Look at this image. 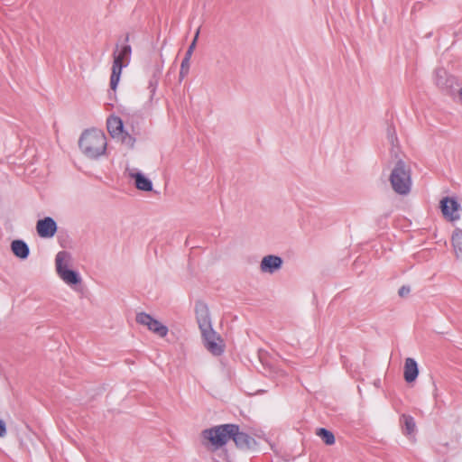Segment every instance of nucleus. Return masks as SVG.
Returning a JSON list of instances; mask_svg holds the SVG:
<instances>
[{
	"mask_svg": "<svg viewBox=\"0 0 462 462\" xmlns=\"http://www.w3.org/2000/svg\"><path fill=\"white\" fill-rule=\"evenodd\" d=\"M7 433L5 423L0 419V438L5 437Z\"/></svg>",
	"mask_w": 462,
	"mask_h": 462,
	"instance_id": "23",
	"label": "nucleus"
},
{
	"mask_svg": "<svg viewBox=\"0 0 462 462\" xmlns=\"http://www.w3.org/2000/svg\"><path fill=\"white\" fill-rule=\"evenodd\" d=\"M199 28L197 30V32L195 33V36H194V39L191 42V43L189 44V46H194V49L196 48L197 42H198V39H199Z\"/></svg>",
	"mask_w": 462,
	"mask_h": 462,
	"instance_id": "25",
	"label": "nucleus"
},
{
	"mask_svg": "<svg viewBox=\"0 0 462 462\" xmlns=\"http://www.w3.org/2000/svg\"><path fill=\"white\" fill-rule=\"evenodd\" d=\"M282 265V259L280 256L269 254L264 256L260 263L263 273H273L280 270Z\"/></svg>",
	"mask_w": 462,
	"mask_h": 462,
	"instance_id": "12",
	"label": "nucleus"
},
{
	"mask_svg": "<svg viewBox=\"0 0 462 462\" xmlns=\"http://www.w3.org/2000/svg\"><path fill=\"white\" fill-rule=\"evenodd\" d=\"M389 180L394 192L399 195H407L411 187L410 167L403 161L399 160L390 174Z\"/></svg>",
	"mask_w": 462,
	"mask_h": 462,
	"instance_id": "4",
	"label": "nucleus"
},
{
	"mask_svg": "<svg viewBox=\"0 0 462 462\" xmlns=\"http://www.w3.org/2000/svg\"><path fill=\"white\" fill-rule=\"evenodd\" d=\"M11 249L14 254L21 259H26L30 254L29 246L23 240H14Z\"/></svg>",
	"mask_w": 462,
	"mask_h": 462,
	"instance_id": "14",
	"label": "nucleus"
},
{
	"mask_svg": "<svg viewBox=\"0 0 462 462\" xmlns=\"http://www.w3.org/2000/svg\"><path fill=\"white\" fill-rule=\"evenodd\" d=\"M400 423L402 424V432L409 437L414 435L416 431V423L411 415L402 414L400 418Z\"/></svg>",
	"mask_w": 462,
	"mask_h": 462,
	"instance_id": "15",
	"label": "nucleus"
},
{
	"mask_svg": "<svg viewBox=\"0 0 462 462\" xmlns=\"http://www.w3.org/2000/svg\"><path fill=\"white\" fill-rule=\"evenodd\" d=\"M58 226L55 220L51 217L39 219L36 223V231L42 238H51L55 236Z\"/></svg>",
	"mask_w": 462,
	"mask_h": 462,
	"instance_id": "9",
	"label": "nucleus"
},
{
	"mask_svg": "<svg viewBox=\"0 0 462 462\" xmlns=\"http://www.w3.org/2000/svg\"><path fill=\"white\" fill-rule=\"evenodd\" d=\"M411 291V289L409 286H402L400 289H399V291H398V294L401 296V297H405L407 296Z\"/></svg>",
	"mask_w": 462,
	"mask_h": 462,
	"instance_id": "21",
	"label": "nucleus"
},
{
	"mask_svg": "<svg viewBox=\"0 0 462 462\" xmlns=\"http://www.w3.org/2000/svg\"><path fill=\"white\" fill-rule=\"evenodd\" d=\"M189 62L190 61H187V60H182L181 64H180V79L185 78L189 74Z\"/></svg>",
	"mask_w": 462,
	"mask_h": 462,
	"instance_id": "19",
	"label": "nucleus"
},
{
	"mask_svg": "<svg viewBox=\"0 0 462 462\" xmlns=\"http://www.w3.org/2000/svg\"><path fill=\"white\" fill-rule=\"evenodd\" d=\"M452 245L457 258H462V230L457 228L452 235Z\"/></svg>",
	"mask_w": 462,
	"mask_h": 462,
	"instance_id": "17",
	"label": "nucleus"
},
{
	"mask_svg": "<svg viewBox=\"0 0 462 462\" xmlns=\"http://www.w3.org/2000/svg\"><path fill=\"white\" fill-rule=\"evenodd\" d=\"M316 434L326 445L331 446L335 443V436L333 432L327 429L319 428L317 430Z\"/></svg>",
	"mask_w": 462,
	"mask_h": 462,
	"instance_id": "18",
	"label": "nucleus"
},
{
	"mask_svg": "<svg viewBox=\"0 0 462 462\" xmlns=\"http://www.w3.org/2000/svg\"><path fill=\"white\" fill-rule=\"evenodd\" d=\"M193 51H194V46H189L183 60H187V61H190Z\"/></svg>",
	"mask_w": 462,
	"mask_h": 462,
	"instance_id": "22",
	"label": "nucleus"
},
{
	"mask_svg": "<svg viewBox=\"0 0 462 462\" xmlns=\"http://www.w3.org/2000/svg\"><path fill=\"white\" fill-rule=\"evenodd\" d=\"M135 320L161 337H164L168 334L169 330L166 326L145 312L137 313Z\"/></svg>",
	"mask_w": 462,
	"mask_h": 462,
	"instance_id": "7",
	"label": "nucleus"
},
{
	"mask_svg": "<svg viewBox=\"0 0 462 462\" xmlns=\"http://www.w3.org/2000/svg\"><path fill=\"white\" fill-rule=\"evenodd\" d=\"M459 204L454 198L446 197L440 201V208L445 217L451 221L457 220L459 215L457 214Z\"/></svg>",
	"mask_w": 462,
	"mask_h": 462,
	"instance_id": "11",
	"label": "nucleus"
},
{
	"mask_svg": "<svg viewBox=\"0 0 462 462\" xmlns=\"http://www.w3.org/2000/svg\"><path fill=\"white\" fill-rule=\"evenodd\" d=\"M434 82L439 89L449 93L456 83V79L449 75L446 69L439 68L435 70Z\"/></svg>",
	"mask_w": 462,
	"mask_h": 462,
	"instance_id": "10",
	"label": "nucleus"
},
{
	"mask_svg": "<svg viewBox=\"0 0 462 462\" xmlns=\"http://www.w3.org/2000/svg\"><path fill=\"white\" fill-rule=\"evenodd\" d=\"M70 254L67 251H60L56 254L55 264L59 276L69 285H75L81 282L79 274L68 268L70 261Z\"/></svg>",
	"mask_w": 462,
	"mask_h": 462,
	"instance_id": "6",
	"label": "nucleus"
},
{
	"mask_svg": "<svg viewBox=\"0 0 462 462\" xmlns=\"http://www.w3.org/2000/svg\"><path fill=\"white\" fill-rule=\"evenodd\" d=\"M106 127L108 133L113 138L120 137L124 143L133 146L134 139L128 134L124 132V125L120 117L116 116H109L106 121Z\"/></svg>",
	"mask_w": 462,
	"mask_h": 462,
	"instance_id": "8",
	"label": "nucleus"
},
{
	"mask_svg": "<svg viewBox=\"0 0 462 462\" xmlns=\"http://www.w3.org/2000/svg\"><path fill=\"white\" fill-rule=\"evenodd\" d=\"M458 98H459L460 103L462 104V88H459V90H458Z\"/></svg>",
	"mask_w": 462,
	"mask_h": 462,
	"instance_id": "26",
	"label": "nucleus"
},
{
	"mask_svg": "<svg viewBox=\"0 0 462 462\" xmlns=\"http://www.w3.org/2000/svg\"><path fill=\"white\" fill-rule=\"evenodd\" d=\"M202 437L216 448L224 446L229 439H233L236 446L244 450L251 449L256 445L255 439L247 433L240 431L236 424H223L204 430Z\"/></svg>",
	"mask_w": 462,
	"mask_h": 462,
	"instance_id": "1",
	"label": "nucleus"
},
{
	"mask_svg": "<svg viewBox=\"0 0 462 462\" xmlns=\"http://www.w3.org/2000/svg\"><path fill=\"white\" fill-rule=\"evenodd\" d=\"M130 176L135 180V186L138 189L143 191H151L152 189V181L141 172H130Z\"/></svg>",
	"mask_w": 462,
	"mask_h": 462,
	"instance_id": "16",
	"label": "nucleus"
},
{
	"mask_svg": "<svg viewBox=\"0 0 462 462\" xmlns=\"http://www.w3.org/2000/svg\"><path fill=\"white\" fill-rule=\"evenodd\" d=\"M106 137L103 131L97 129L86 130L80 136L79 146L84 155L97 159L106 150Z\"/></svg>",
	"mask_w": 462,
	"mask_h": 462,
	"instance_id": "3",
	"label": "nucleus"
},
{
	"mask_svg": "<svg viewBox=\"0 0 462 462\" xmlns=\"http://www.w3.org/2000/svg\"><path fill=\"white\" fill-rule=\"evenodd\" d=\"M156 88H157V80H151L149 83V88H150L152 97L154 95Z\"/></svg>",
	"mask_w": 462,
	"mask_h": 462,
	"instance_id": "24",
	"label": "nucleus"
},
{
	"mask_svg": "<svg viewBox=\"0 0 462 462\" xmlns=\"http://www.w3.org/2000/svg\"><path fill=\"white\" fill-rule=\"evenodd\" d=\"M196 319L201 332L204 346L214 356L224 352V345L220 336L213 329L209 310L204 302L199 301L195 306Z\"/></svg>",
	"mask_w": 462,
	"mask_h": 462,
	"instance_id": "2",
	"label": "nucleus"
},
{
	"mask_svg": "<svg viewBox=\"0 0 462 462\" xmlns=\"http://www.w3.org/2000/svg\"><path fill=\"white\" fill-rule=\"evenodd\" d=\"M128 41H129V35H128V34H126V36H125V42H128Z\"/></svg>",
	"mask_w": 462,
	"mask_h": 462,
	"instance_id": "27",
	"label": "nucleus"
},
{
	"mask_svg": "<svg viewBox=\"0 0 462 462\" xmlns=\"http://www.w3.org/2000/svg\"><path fill=\"white\" fill-rule=\"evenodd\" d=\"M419 374V369L417 362L411 358L408 357L405 359L404 363V372L403 376L407 383H412L416 380Z\"/></svg>",
	"mask_w": 462,
	"mask_h": 462,
	"instance_id": "13",
	"label": "nucleus"
},
{
	"mask_svg": "<svg viewBox=\"0 0 462 462\" xmlns=\"http://www.w3.org/2000/svg\"><path fill=\"white\" fill-rule=\"evenodd\" d=\"M388 139L393 145H394V142L397 141V136L395 131L393 127H388Z\"/></svg>",
	"mask_w": 462,
	"mask_h": 462,
	"instance_id": "20",
	"label": "nucleus"
},
{
	"mask_svg": "<svg viewBox=\"0 0 462 462\" xmlns=\"http://www.w3.org/2000/svg\"><path fill=\"white\" fill-rule=\"evenodd\" d=\"M116 45V51L113 53V65L112 73L110 77V88L116 90L120 79L122 69L126 67L130 62L132 48L130 45H124L120 50Z\"/></svg>",
	"mask_w": 462,
	"mask_h": 462,
	"instance_id": "5",
	"label": "nucleus"
}]
</instances>
